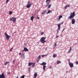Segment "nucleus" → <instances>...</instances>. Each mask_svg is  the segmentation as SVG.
I'll use <instances>...</instances> for the list:
<instances>
[{
	"label": "nucleus",
	"instance_id": "nucleus-1",
	"mask_svg": "<svg viewBox=\"0 0 78 78\" xmlns=\"http://www.w3.org/2000/svg\"><path fill=\"white\" fill-rule=\"evenodd\" d=\"M75 16V12H71L70 14V16L68 17V19L70 20L74 17Z\"/></svg>",
	"mask_w": 78,
	"mask_h": 78
},
{
	"label": "nucleus",
	"instance_id": "nucleus-2",
	"mask_svg": "<svg viewBox=\"0 0 78 78\" xmlns=\"http://www.w3.org/2000/svg\"><path fill=\"white\" fill-rule=\"evenodd\" d=\"M32 3H31V2L28 1L27 2V5L26 6L27 8H30V7H31V4Z\"/></svg>",
	"mask_w": 78,
	"mask_h": 78
},
{
	"label": "nucleus",
	"instance_id": "nucleus-3",
	"mask_svg": "<svg viewBox=\"0 0 78 78\" xmlns=\"http://www.w3.org/2000/svg\"><path fill=\"white\" fill-rule=\"evenodd\" d=\"M45 39H46V38L44 37H42L41 38L40 41L42 44H44V43H45V42H46V41L44 40Z\"/></svg>",
	"mask_w": 78,
	"mask_h": 78
},
{
	"label": "nucleus",
	"instance_id": "nucleus-4",
	"mask_svg": "<svg viewBox=\"0 0 78 78\" xmlns=\"http://www.w3.org/2000/svg\"><path fill=\"white\" fill-rule=\"evenodd\" d=\"M68 62H69V64L70 67L71 68H72V67H73L74 66L73 65V63L71 62H70L69 60L68 61Z\"/></svg>",
	"mask_w": 78,
	"mask_h": 78
},
{
	"label": "nucleus",
	"instance_id": "nucleus-5",
	"mask_svg": "<svg viewBox=\"0 0 78 78\" xmlns=\"http://www.w3.org/2000/svg\"><path fill=\"white\" fill-rule=\"evenodd\" d=\"M5 36H6V38L7 39V40H9V38L10 37H11L9 35H8V34H7V33H5Z\"/></svg>",
	"mask_w": 78,
	"mask_h": 78
},
{
	"label": "nucleus",
	"instance_id": "nucleus-6",
	"mask_svg": "<svg viewBox=\"0 0 78 78\" xmlns=\"http://www.w3.org/2000/svg\"><path fill=\"white\" fill-rule=\"evenodd\" d=\"M0 78H5V76L4 75V73H2V74L0 75Z\"/></svg>",
	"mask_w": 78,
	"mask_h": 78
},
{
	"label": "nucleus",
	"instance_id": "nucleus-7",
	"mask_svg": "<svg viewBox=\"0 0 78 78\" xmlns=\"http://www.w3.org/2000/svg\"><path fill=\"white\" fill-rule=\"evenodd\" d=\"M50 0H46V6H48V5L50 4Z\"/></svg>",
	"mask_w": 78,
	"mask_h": 78
},
{
	"label": "nucleus",
	"instance_id": "nucleus-8",
	"mask_svg": "<svg viewBox=\"0 0 78 78\" xmlns=\"http://www.w3.org/2000/svg\"><path fill=\"white\" fill-rule=\"evenodd\" d=\"M75 23V19H73L72 21V24H74Z\"/></svg>",
	"mask_w": 78,
	"mask_h": 78
},
{
	"label": "nucleus",
	"instance_id": "nucleus-9",
	"mask_svg": "<svg viewBox=\"0 0 78 78\" xmlns=\"http://www.w3.org/2000/svg\"><path fill=\"white\" fill-rule=\"evenodd\" d=\"M57 25H58V30H60V28H61V24H57Z\"/></svg>",
	"mask_w": 78,
	"mask_h": 78
},
{
	"label": "nucleus",
	"instance_id": "nucleus-10",
	"mask_svg": "<svg viewBox=\"0 0 78 78\" xmlns=\"http://www.w3.org/2000/svg\"><path fill=\"white\" fill-rule=\"evenodd\" d=\"M40 64H41V65H42V66H45V65H46V64H47V63L43 62L42 63H40Z\"/></svg>",
	"mask_w": 78,
	"mask_h": 78
},
{
	"label": "nucleus",
	"instance_id": "nucleus-11",
	"mask_svg": "<svg viewBox=\"0 0 78 78\" xmlns=\"http://www.w3.org/2000/svg\"><path fill=\"white\" fill-rule=\"evenodd\" d=\"M24 50L25 51H28V49L27 48H24Z\"/></svg>",
	"mask_w": 78,
	"mask_h": 78
},
{
	"label": "nucleus",
	"instance_id": "nucleus-12",
	"mask_svg": "<svg viewBox=\"0 0 78 78\" xmlns=\"http://www.w3.org/2000/svg\"><path fill=\"white\" fill-rule=\"evenodd\" d=\"M62 15L60 16H59L58 18L57 19L58 20H60L61 19V18H62Z\"/></svg>",
	"mask_w": 78,
	"mask_h": 78
},
{
	"label": "nucleus",
	"instance_id": "nucleus-13",
	"mask_svg": "<svg viewBox=\"0 0 78 78\" xmlns=\"http://www.w3.org/2000/svg\"><path fill=\"white\" fill-rule=\"evenodd\" d=\"M33 19H34V17H33V16H32L30 17V20L33 21Z\"/></svg>",
	"mask_w": 78,
	"mask_h": 78
},
{
	"label": "nucleus",
	"instance_id": "nucleus-14",
	"mask_svg": "<svg viewBox=\"0 0 78 78\" xmlns=\"http://www.w3.org/2000/svg\"><path fill=\"white\" fill-rule=\"evenodd\" d=\"M43 70H45V68H46V67L47 66H45V65H43Z\"/></svg>",
	"mask_w": 78,
	"mask_h": 78
},
{
	"label": "nucleus",
	"instance_id": "nucleus-15",
	"mask_svg": "<svg viewBox=\"0 0 78 78\" xmlns=\"http://www.w3.org/2000/svg\"><path fill=\"white\" fill-rule=\"evenodd\" d=\"M51 12V10H48L47 13V14H49V13H50V12Z\"/></svg>",
	"mask_w": 78,
	"mask_h": 78
},
{
	"label": "nucleus",
	"instance_id": "nucleus-16",
	"mask_svg": "<svg viewBox=\"0 0 78 78\" xmlns=\"http://www.w3.org/2000/svg\"><path fill=\"white\" fill-rule=\"evenodd\" d=\"M37 74L36 73H35L34 74V76L37 77Z\"/></svg>",
	"mask_w": 78,
	"mask_h": 78
},
{
	"label": "nucleus",
	"instance_id": "nucleus-17",
	"mask_svg": "<svg viewBox=\"0 0 78 78\" xmlns=\"http://www.w3.org/2000/svg\"><path fill=\"white\" fill-rule=\"evenodd\" d=\"M69 5H66L65 7V9H67V7H69Z\"/></svg>",
	"mask_w": 78,
	"mask_h": 78
},
{
	"label": "nucleus",
	"instance_id": "nucleus-18",
	"mask_svg": "<svg viewBox=\"0 0 78 78\" xmlns=\"http://www.w3.org/2000/svg\"><path fill=\"white\" fill-rule=\"evenodd\" d=\"M34 65H35V63H32V67H33L34 66Z\"/></svg>",
	"mask_w": 78,
	"mask_h": 78
},
{
	"label": "nucleus",
	"instance_id": "nucleus-19",
	"mask_svg": "<svg viewBox=\"0 0 78 78\" xmlns=\"http://www.w3.org/2000/svg\"><path fill=\"white\" fill-rule=\"evenodd\" d=\"M13 21V22H15L16 20V18H14L12 20Z\"/></svg>",
	"mask_w": 78,
	"mask_h": 78
},
{
	"label": "nucleus",
	"instance_id": "nucleus-20",
	"mask_svg": "<svg viewBox=\"0 0 78 78\" xmlns=\"http://www.w3.org/2000/svg\"><path fill=\"white\" fill-rule=\"evenodd\" d=\"M53 45H54V47H56V45H57L56 44V43H54L53 44Z\"/></svg>",
	"mask_w": 78,
	"mask_h": 78
},
{
	"label": "nucleus",
	"instance_id": "nucleus-21",
	"mask_svg": "<svg viewBox=\"0 0 78 78\" xmlns=\"http://www.w3.org/2000/svg\"><path fill=\"white\" fill-rule=\"evenodd\" d=\"M57 56V55H56V54H54L53 55V57L54 58H55V57H56Z\"/></svg>",
	"mask_w": 78,
	"mask_h": 78
},
{
	"label": "nucleus",
	"instance_id": "nucleus-22",
	"mask_svg": "<svg viewBox=\"0 0 78 78\" xmlns=\"http://www.w3.org/2000/svg\"><path fill=\"white\" fill-rule=\"evenodd\" d=\"M41 59V56L39 55L38 57V61H39V60Z\"/></svg>",
	"mask_w": 78,
	"mask_h": 78
},
{
	"label": "nucleus",
	"instance_id": "nucleus-23",
	"mask_svg": "<svg viewBox=\"0 0 78 78\" xmlns=\"http://www.w3.org/2000/svg\"><path fill=\"white\" fill-rule=\"evenodd\" d=\"M9 64V62H6L5 64V65H7V64Z\"/></svg>",
	"mask_w": 78,
	"mask_h": 78
},
{
	"label": "nucleus",
	"instance_id": "nucleus-24",
	"mask_svg": "<svg viewBox=\"0 0 78 78\" xmlns=\"http://www.w3.org/2000/svg\"><path fill=\"white\" fill-rule=\"evenodd\" d=\"M51 6H52V5H51V4H50L49 5L48 7V8H50V7H51Z\"/></svg>",
	"mask_w": 78,
	"mask_h": 78
},
{
	"label": "nucleus",
	"instance_id": "nucleus-25",
	"mask_svg": "<svg viewBox=\"0 0 78 78\" xmlns=\"http://www.w3.org/2000/svg\"><path fill=\"white\" fill-rule=\"evenodd\" d=\"M46 12L47 11L46 10L44 11V12L42 13V14H45Z\"/></svg>",
	"mask_w": 78,
	"mask_h": 78
},
{
	"label": "nucleus",
	"instance_id": "nucleus-26",
	"mask_svg": "<svg viewBox=\"0 0 78 78\" xmlns=\"http://www.w3.org/2000/svg\"><path fill=\"white\" fill-rule=\"evenodd\" d=\"M32 64H33V63L29 62V63H28L29 66H31V65H32Z\"/></svg>",
	"mask_w": 78,
	"mask_h": 78
},
{
	"label": "nucleus",
	"instance_id": "nucleus-27",
	"mask_svg": "<svg viewBox=\"0 0 78 78\" xmlns=\"http://www.w3.org/2000/svg\"><path fill=\"white\" fill-rule=\"evenodd\" d=\"M25 77V76H24V75H23L21 76L20 77V78H24Z\"/></svg>",
	"mask_w": 78,
	"mask_h": 78
},
{
	"label": "nucleus",
	"instance_id": "nucleus-28",
	"mask_svg": "<svg viewBox=\"0 0 78 78\" xmlns=\"http://www.w3.org/2000/svg\"><path fill=\"white\" fill-rule=\"evenodd\" d=\"M12 49H13V48H12L9 51L10 52L12 51Z\"/></svg>",
	"mask_w": 78,
	"mask_h": 78
},
{
	"label": "nucleus",
	"instance_id": "nucleus-29",
	"mask_svg": "<svg viewBox=\"0 0 78 78\" xmlns=\"http://www.w3.org/2000/svg\"><path fill=\"white\" fill-rule=\"evenodd\" d=\"M59 63H61V62L59 61H58L57 62V64H59Z\"/></svg>",
	"mask_w": 78,
	"mask_h": 78
},
{
	"label": "nucleus",
	"instance_id": "nucleus-30",
	"mask_svg": "<svg viewBox=\"0 0 78 78\" xmlns=\"http://www.w3.org/2000/svg\"><path fill=\"white\" fill-rule=\"evenodd\" d=\"M12 12L11 11L9 12V14H12Z\"/></svg>",
	"mask_w": 78,
	"mask_h": 78
},
{
	"label": "nucleus",
	"instance_id": "nucleus-31",
	"mask_svg": "<svg viewBox=\"0 0 78 78\" xmlns=\"http://www.w3.org/2000/svg\"><path fill=\"white\" fill-rule=\"evenodd\" d=\"M9 0H6V3H7L8 2H9Z\"/></svg>",
	"mask_w": 78,
	"mask_h": 78
},
{
	"label": "nucleus",
	"instance_id": "nucleus-32",
	"mask_svg": "<svg viewBox=\"0 0 78 78\" xmlns=\"http://www.w3.org/2000/svg\"><path fill=\"white\" fill-rule=\"evenodd\" d=\"M76 64H77V65H78V61H76Z\"/></svg>",
	"mask_w": 78,
	"mask_h": 78
},
{
	"label": "nucleus",
	"instance_id": "nucleus-33",
	"mask_svg": "<svg viewBox=\"0 0 78 78\" xmlns=\"http://www.w3.org/2000/svg\"><path fill=\"white\" fill-rule=\"evenodd\" d=\"M37 18L39 20V17H38V16H37Z\"/></svg>",
	"mask_w": 78,
	"mask_h": 78
},
{
	"label": "nucleus",
	"instance_id": "nucleus-34",
	"mask_svg": "<svg viewBox=\"0 0 78 78\" xmlns=\"http://www.w3.org/2000/svg\"><path fill=\"white\" fill-rule=\"evenodd\" d=\"M12 18H10V21H12Z\"/></svg>",
	"mask_w": 78,
	"mask_h": 78
},
{
	"label": "nucleus",
	"instance_id": "nucleus-35",
	"mask_svg": "<svg viewBox=\"0 0 78 78\" xmlns=\"http://www.w3.org/2000/svg\"><path fill=\"white\" fill-rule=\"evenodd\" d=\"M63 23H64V22H62L60 23L61 25H62V24H63Z\"/></svg>",
	"mask_w": 78,
	"mask_h": 78
},
{
	"label": "nucleus",
	"instance_id": "nucleus-36",
	"mask_svg": "<svg viewBox=\"0 0 78 78\" xmlns=\"http://www.w3.org/2000/svg\"><path fill=\"white\" fill-rule=\"evenodd\" d=\"M69 49V50H70V51H71V50H72V47H70Z\"/></svg>",
	"mask_w": 78,
	"mask_h": 78
},
{
	"label": "nucleus",
	"instance_id": "nucleus-37",
	"mask_svg": "<svg viewBox=\"0 0 78 78\" xmlns=\"http://www.w3.org/2000/svg\"><path fill=\"white\" fill-rule=\"evenodd\" d=\"M70 51H70V50H69V51H68V53H70Z\"/></svg>",
	"mask_w": 78,
	"mask_h": 78
},
{
	"label": "nucleus",
	"instance_id": "nucleus-38",
	"mask_svg": "<svg viewBox=\"0 0 78 78\" xmlns=\"http://www.w3.org/2000/svg\"><path fill=\"white\" fill-rule=\"evenodd\" d=\"M10 74V72H7V75H9Z\"/></svg>",
	"mask_w": 78,
	"mask_h": 78
},
{
	"label": "nucleus",
	"instance_id": "nucleus-39",
	"mask_svg": "<svg viewBox=\"0 0 78 78\" xmlns=\"http://www.w3.org/2000/svg\"><path fill=\"white\" fill-rule=\"evenodd\" d=\"M64 30H65V28H64L63 29L62 31V32H63V31Z\"/></svg>",
	"mask_w": 78,
	"mask_h": 78
},
{
	"label": "nucleus",
	"instance_id": "nucleus-40",
	"mask_svg": "<svg viewBox=\"0 0 78 78\" xmlns=\"http://www.w3.org/2000/svg\"><path fill=\"white\" fill-rule=\"evenodd\" d=\"M52 67L51 66H50L49 67V69H51Z\"/></svg>",
	"mask_w": 78,
	"mask_h": 78
},
{
	"label": "nucleus",
	"instance_id": "nucleus-41",
	"mask_svg": "<svg viewBox=\"0 0 78 78\" xmlns=\"http://www.w3.org/2000/svg\"><path fill=\"white\" fill-rule=\"evenodd\" d=\"M41 56H42V57H44V56H45V55H42Z\"/></svg>",
	"mask_w": 78,
	"mask_h": 78
},
{
	"label": "nucleus",
	"instance_id": "nucleus-42",
	"mask_svg": "<svg viewBox=\"0 0 78 78\" xmlns=\"http://www.w3.org/2000/svg\"><path fill=\"white\" fill-rule=\"evenodd\" d=\"M19 55H22V53H19Z\"/></svg>",
	"mask_w": 78,
	"mask_h": 78
},
{
	"label": "nucleus",
	"instance_id": "nucleus-43",
	"mask_svg": "<svg viewBox=\"0 0 78 78\" xmlns=\"http://www.w3.org/2000/svg\"><path fill=\"white\" fill-rule=\"evenodd\" d=\"M22 51L23 53V52H24L25 51L24 50H22Z\"/></svg>",
	"mask_w": 78,
	"mask_h": 78
},
{
	"label": "nucleus",
	"instance_id": "nucleus-44",
	"mask_svg": "<svg viewBox=\"0 0 78 78\" xmlns=\"http://www.w3.org/2000/svg\"><path fill=\"white\" fill-rule=\"evenodd\" d=\"M44 34V32H42L41 33V35H42Z\"/></svg>",
	"mask_w": 78,
	"mask_h": 78
},
{
	"label": "nucleus",
	"instance_id": "nucleus-45",
	"mask_svg": "<svg viewBox=\"0 0 78 78\" xmlns=\"http://www.w3.org/2000/svg\"><path fill=\"white\" fill-rule=\"evenodd\" d=\"M56 37H59V36L58 35V36H56Z\"/></svg>",
	"mask_w": 78,
	"mask_h": 78
},
{
	"label": "nucleus",
	"instance_id": "nucleus-46",
	"mask_svg": "<svg viewBox=\"0 0 78 78\" xmlns=\"http://www.w3.org/2000/svg\"><path fill=\"white\" fill-rule=\"evenodd\" d=\"M25 58V56H24V55H23V58Z\"/></svg>",
	"mask_w": 78,
	"mask_h": 78
},
{
	"label": "nucleus",
	"instance_id": "nucleus-47",
	"mask_svg": "<svg viewBox=\"0 0 78 78\" xmlns=\"http://www.w3.org/2000/svg\"><path fill=\"white\" fill-rule=\"evenodd\" d=\"M14 61H15V60L14 59V60H13V62H14Z\"/></svg>",
	"mask_w": 78,
	"mask_h": 78
},
{
	"label": "nucleus",
	"instance_id": "nucleus-48",
	"mask_svg": "<svg viewBox=\"0 0 78 78\" xmlns=\"http://www.w3.org/2000/svg\"><path fill=\"white\" fill-rule=\"evenodd\" d=\"M57 33H58V30L57 31Z\"/></svg>",
	"mask_w": 78,
	"mask_h": 78
},
{
	"label": "nucleus",
	"instance_id": "nucleus-49",
	"mask_svg": "<svg viewBox=\"0 0 78 78\" xmlns=\"http://www.w3.org/2000/svg\"><path fill=\"white\" fill-rule=\"evenodd\" d=\"M17 78H18V76L16 77Z\"/></svg>",
	"mask_w": 78,
	"mask_h": 78
},
{
	"label": "nucleus",
	"instance_id": "nucleus-50",
	"mask_svg": "<svg viewBox=\"0 0 78 78\" xmlns=\"http://www.w3.org/2000/svg\"><path fill=\"white\" fill-rule=\"evenodd\" d=\"M29 71L30 72V69H29Z\"/></svg>",
	"mask_w": 78,
	"mask_h": 78
},
{
	"label": "nucleus",
	"instance_id": "nucleus-51",
	"mask_svg": "<svg viewBox=\"0 0 78 78\" xmlns=\"http://www.w3.org/2000/svg\"><path fill=\"white\" fill-rule=\"evenodd\" d=\"M1 32H0V33Z\"/></svg>",
	"mask_w": 78,
	"mask_h": 78
},
{
	"label": "nucleus",
	"instance_id": "nucleus-52",
	"mask_svg": "<svg viewBox=\"0 0 78 78\" xmlns=\"http://www.w3.org/2000/svg\"><path fill=\"white\" fill-rule=\"evenodd\" d=\"M37 62H38V61H37Z\"/></svg>",
	"mask_w": 78,
	"mask_h": 78
}]
</instances>
